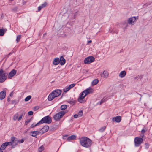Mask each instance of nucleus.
I'll return each instance as SVG.
<instances>
[{
	"mask_svg": "<svg viewBox=\"0 0 152 152\" xmlns=\"http://www.w3.org/2000/svg\"><path fill=\"white\" fill-rule=\"evenodd\" d=\"M80 142L82 146L86 148L91 147L93 143L91 139L86 137L80 138Z\"/></svg>",
	"mask_w": 152,
	"mask_h": 152,
	"instance_id": "nucleus-1",
	"label": "nucleus"
},
{
	"mask_svg": "<svg viewBox=\"0 0 152 152\" xmlns=\"http://www.w3.org/2000/svg\"><path fill=\"white\" fill-rule=\"evenodd\" d=\"M7 75V74L1 68L0 69V83H2L6 80Z\"/></svg>",
	"mask_w": 152,
	"mask_h": 152,
	"instance_id": "nucleus-2",
	"label": "nucleus"
},
{
	"mask_svg": "<svg viewBox=\"0 0 152 152\" xmlns=\"http://www.w3.org/2000/svg\"><path fill=\"white\" fill-rule=\"evenodd\" d=\"M52 122V119L51 117L48 115L44 117L39 121L40 125L43 123L50 124Z\"/></svg>",
	"mask_w": 152,
	"mask_h": 152,
	"instance_id": "nucleus-3",
	"label": "nucleus"
},
{
	"mask_svg": "<svg viewBox=\"0 0 152 152\" xmlns=\"http://www.w3.org/2000/svg\"><path fill=\"white\" fill-rule=\"evenodd\" d=\"M66 112L64 111H61L55 114L53 116L54 119L56 121H58L63 116Z\"/></svg>",
	"mask_w": 152,
	"mask_h": 152,
	"instance_id": "nucleus-4",
	"label": "nucleus"
},
{
	"mask_svg": "<svg viewBox=\"0 0 152 152\" xmlns=\"http://www.w3.org/2000/svg\"><path fill=\"white\" fill-rule=\"evenodd\" d=\"M95 60L94 58L92 56H90L86 58L84 61L85 64H88L93 61Z\"/></svg>",
	"mask_w": 152,
	"mask_h": 152,
	"instance_id": "nucleus-5",
	"label": "nucleus"
},
{
	"mask_svg": "<svg viewBox=\"0 0 152 152\" xmlns=\"http://www.w3.org/2000/svg\"><path fill=\"white\" fill-rule=\"evenodd\" d=\"M10 140L12 141V146L11 147L12 148H14L18 143H20V140L14 137H11Z\"/></svg>",
	"mask_w": 152,
	"mask_h": 152,
	"instance_id": "nucleus-6",
	"label": "nucleus"
},
{
	"mask_svg": "<svg viewBox=\"0 0 152 152\" xmlns=\"http://www.w3.org/2000/svg\"><path fill=\"white\" fill-rule=\"evenodd\" d=\"M143 141V139L141 137H136L134 139L135 146L136 147L139 146Z\"/></svg>",
	"mask_w": 152,
	"mask_h": 152,
	"instance_id": "nucleus-7",
	"label": "nucleus"
},
{
	"mask_svg": "<svg viewBox=\"0 0 152 152\" xmlns=\"http://www.w3.org/2000/svg\"><path fill=\"white\" fill-rule=\"evenodd\" d=\"M138 18V17H132L128 19V23L132 25H134V22H135Z\"/></svg>",
	"mask_w": 152,
	"mask_h": 152,
	"instance_id": "nucleus-8",
	"label": "nucleus"
},
{
	"mask_svg": "<svg viewBox=\"0 0 152 152\" xmlns=\"http://www.w3.org/2000/svg\"><path fill=\"white\" fill-rule=\"evenodd\" d=\"M61 94V91L59 89H57L53 91L52 92V94H54V96L56 97L59 96Z\"/></svg>",
	"mask_w": 152,
	"mask_h": 152,
	"instance_id": "nucleus-9",
	"label": "nucleus"
},
{
	"mask_svg": "<svg viewBox=\"0 0 152 152\" xmlns=\"http://www.w3.org/2000/svg\"><path fill=\"white\" fill-rule=\"evenodd\" d=\"M49 129L48 126L46 125L44 126L42 129L39 130L41 131V134L42 135L44 133L48 131Z\"/></svg>",
	"mask_w": 152,
	"mask_h": 152,
	"instance_id": "nucleus-10",
	"label": "nucleus"
},
{
	"mask_svg": "<svg viewBox=\"0 0 152 152\" xmlns=\"http://www.w3.org/2000/svg\"><path fill=\"white\" fill-rule=\"evenodd\" d=\"M121 117L120 116H118L113 118L112 120L113 122H116L117 123H119L121 122Z\"/></svg>",
	"mask_w": 152,
	"mask_h": 152,
	"instance_id": "nucleus-11",
	"label": "nucleus"
},
{
	"mask_svg": "<svg viewBox=\"0 0 152 152\" xmlns=\"http://www.w3.org/2000/svg\"><path fill=\"white\" fill-rule=\"evenodd\" d=\"M30 133H32L31 135L32 136L36 137V138L37 137H36L37 135L41 134V131L40 130L31 131L30 132Z\"/></svg>",
	"mask_w": 152,
	"mask_h": 152,
	"instance_id": "nucleus-12",
	"label": "nucleus"
},
{
	"mask_svg": "<svg viewBox=\"0 0 152 152\" xmlns=\"http://www.w3.org/2000/svg\"><path fill=\"white\" fill-rule=\"evenodd\" d=\"M16 73V71L15 69H13L9 73L8 75V78L9 79H11L12 77L14 76Z\"/></svg>",
	"mask_w": 152,
	"mask_h": 152,
	"instance_id": "nucleus-13",
	"label": "nucleus"
},
{
	"mask_svg": "<svg viewBox=\"0 0 152 152\" xmlns=\"http://www.w3.org/2000/svg\"><path fill=\"white\" fill-rule=\"evenodd\" d=\"M6 91L5 89L0 92V99L2 100L4 99L6 96Z\"/></svg>",
	"mask_w": 152,
	"mask_h": 152,
	"instance_id": "nucleus-14",
	"label": "nucleus"
},
{
	"mask_svg": "<svg viewBox=\"0 0 152 152\" xmlns=\"http://www.w3.org/2000/svg\"><path fill=\"white\" fill-rule=\"evenodd\" d=\"M75 85V84L73 83L71 84L68 87L65 88L63 90L64 92H66L67 91H69L70 89L73 87Z\"/></svg>",
	"mask_w": 152,
	"mask_h": 152,
	"instance_id": "nucleus-15",
	"label": "nucleus"
},
{
	"mask_svg": "<svg viewBox=\"0 0 152 152\" xmlns=\"http://www.w3.org/2000/svg\"><path fill=\"white\" fill-rule=\"evenodd\" d=\"M65 59L64 58L63 56H61L59 59L60 64L61 65H63L65 64Z\"/></svg>",
	"mask_w": 152,
	"mask_h": 152,
	"instance_id": "nucleus-16",
	"label": "nucleus"
},
{
	"mask_svg": "<svg viewBox=\"0 0 152 152\" xmlns=\"http://www.w3.org/2000/svg\"><path fill=\"white\" fill-rule=\"evenodd\" d=\"M59 63V59L58 58H55L53 61V64L54 65H56Z\"/></svg>",
	"mask_w": 152,
	"mask_h": 152,
	"instance_id": "nucleus-17",
	"label": "nucleus"
},
{
	"mask_svg": "<svg viewBox=\"0 0 152 152\" xmlns=\"http://www.w3.org/2000/svg\"><path fill=\"white\" fill-rule=\"evenodd\" d=\"M86 96H85V92L83 91L81 93V94L79 96V98L78 99V101L81 102L80 101L82 100Z\"/></svg>",
	"mask_w": 152,
	"mask_h": 152,
	"instance_id": "nucleus-18",
	"label": "nucleus"
},
{
	"mask_svg": "<svg viewBox=\"0 0 152 152\" xmlns=\"http://www.w3.org/2000/svg\"><path fill=\"white\" fill-rule=\"evenodd\" d=\"M55 97H56V96H54V94H52V93H51L48 96V99L49 101H51Z\"/></svg>",
	"mask_w": 152,
	"mask_h": 152,
	"instance_id": "nucleus-19",
	"label": "nucleus"
},
{
	"mask_svg": "<svg viewBox=\"0 0 152 152\" xmlns=\"http://www.w3.org/2000/svg\"><path fill=\"white\" fill-rule=\"evenodd\" d=\"M126 74V72L125 71H121L119 74V76L121 78H123L125 77Z\"/></svg>",
	"mask_w": 152,
	"mask_h": 152,
	"instance_id": "nucleus-20",
	"label": "nucleus"
},
{
	"mask_svg": "<svg viewBox=\"0 0 152 152\" xmlns=\"http://www.w3.org/2000/svg\"><path fill=\"white\" fill-rule=\"evenodd\" d=\"M91 88L87 89L83 91L85 92V96H86L87 94H90L91 92Z\"/></svg>",
	"mask_w": 152,
	"mask_h": 152,
	"instance_id": "nucleus-21",
	"label": "nucleus"
},
{
	"mask_svg": "<svg viewBox=\"0 0 152 152\" xmlns=\"http://www.w3.org/2000/svg\"><path fill=\"white\" fill-rule=\"evenodd\" d=\"M76 138V136L74 135H72L69 136L68 137V141H70L71 140H75Z\"/></svg>",
	"mask_w": 152,
	"mask_h": 152,
	"instance_id": "nucleus-22",
	"label": "nucleus"
},
{
	"mask_svg": "<svg viewBox=\"0 0 152 152\" xmlns=\"http://www.w3.org/2000/svg\"><path fill=\"white\" fill-rule=\"evenodd\" d=\"M109 99V98L108 97H104L102 99H101L100 101V104L104 103V102L108 100Z\"/></svg>",
	"mask_w": 152,
	"mask_h": 152,
	"instance_id": "nucleus-23",
	"label": "nucleus"
},
{
	"mask_svg": "<svg viewBox=\"0 0 152 152\" xmlns=\"http://www.w3.org/2000/svg\"><path fill=\"white\" fill-rule=\"evenodd\" d=\"M103 77H104L105 78H107L108 77L109 74H108V72L107 71H103Z\"/></svg>",
	"mask_w": 152,
	"mask_h": 152,
	"instance_id": "nucleus-24",
	"label": "nucleus"
},
{
	"mask_svg": "<svg viewBox=\"0 0 152 152\" xmlns=\"http://www.w3.org/2000/svg\"><path fill=\"white\" fill-rule=\"evenodd\" d=\"M67 102L68 103L72 104H74L75 103V101L73 100V99H72V100H71L70 99H68L67 101Z\"/></svg>",
	"mask_w": 152,
	"mask_h": 152,
	"instance_id": "nucleus-25",
	"label": "nucleus"
},
{
	"mask_svg": "<svg viewBox=\"0 0 152 152\" xmlns=\"http://www.w3.org/2000/svg\"><path fill=\"white\" fill-rule=\"evenodd\" d=\"M7 146L6 142H5L2 144L0 148H1L2 150H4L6 148Z\"/></svg>",
	"mask_w": 152,
	"mask_h": 152,
	"instance_id": "nucleus-26",
	"label": "nucleus"
},
{
	"mask_svg": "<svg viewBox=\"0 0 152 152\" xmlns=\"http://www.w3.org/2000/svg\"><path fill=\"white\" fill-rule=\"evenodd\" d=\"M40 123H39V121L36 124H35L34 123L32 124L30 126V128H34L35 127L40 125Z\"/></svg>",
	"mask_w": 152,
	"mask_h": 152,
	"instance_id": "nucleus-27",
	"label": "nucleus"
},
{
	"mask_svg": "<svg viewBox=\"0 0 152 152\" xmlns=\"http://www.w3.org/2000/svg\"><path fill=\"white\" fill-rule=\"evenodd\" d=\"M98 83V80L97 79H94L92 82V84L93 85H95Z\"/></svg>",
	"mask_w": 152,
	"mask_h": 152,
	"instance_id": "nucleus-28",
	"label": "nucleus"
},
{
	"mask_svg": "<svg viewBox=\"0 0 152 152\" xmlns=\"http://www.w3.org/2000/svg\"><path fill=\"white\" fill-rule=\"evenodd\" d=\"M67 107V105L66 104H63L61 105L60 107V109L62 110H64L66 109Z\"/></svg>",
	"mask_w": 152,
	"mask_h": 152,
	"instance_id": "nucleus-29",
	"label": "nucleus"
},
{
	"mask_svg": "<svg viewBox=\"0 0 152 152\" xmlns=\"http://www.w3.org/2000/svg\"><path fill=\"white\" fill-rule=\"evenodd\" d=\"M18 113L15 114L13 116V119L14 121H15L18 118Z\"/></svg>",
	"mask_w": 152,
	"mask_h": 152,
	"instance_id": "nucleus-30",
	"label": "nucleus"
},
{
	"mask_svg": "<svg viewBox=\"0 0 152 152\" xmlns=\"http://www.w3.org/2000/svg\"><path fill=\"white\" fill-rule=\"evenodd\" d=\"M32 118H30V119H27L25 121V124L24 125H27V124H28L29 122H30L31 121V119H32Z\"/></svg>",
	"mask_w": 152,
	"mask_h": 152,
	"instance_id": "nucleus-31",
	"label": "nucleus"
},
{
	"mask_svg": "<svg viewBox=\"0 0 152 152\" xmlns=\"http://www.w3.org/2000/svg\"><path fill=\"white\" fill-rule=\"evenodd\" d=\"M106 128V126H104L102 127L99 129V131L100 132H102L105 130Z\"/></svg>",
	"mask_w": 152,
	"mask_h": 152,
	"instance_id": "nucleus-32",
	"label": "nucleus"
},
{
	"mask_svg": "<svg viewBox=\"0 0 152 152\" xmlns=\"http://www.w3.org/2000/svg\"><path fill=\"white\" fill-rule=\"evenodd\" d=\"M31 98V96L30 95L26 97L25 99V101L27 102L29 101Z\"/></svg>",
	"mask_w": 152,
	"mask_h": 152,
	"instance_id": "nucleus-33",
	"label": "nucleus"
},
{
	"mask_svg": "<svg viewBox=\"0 0 152 152\" xmlns=\"http://www.w3.org/2000/svg\"><path fill=\"white\" fill-rule=\"evenodd\" d=\"M4 31L2 28H0V36H2L4 35Z\"/></svg>",
	"mask_w": 152,
	"mask_h": 152,
	"instance_id": "nucleus-34",
	"label": "nucleus"
},
{
	"mask_svg": "<svg viewBox=\"0 0 152 152\" xmlns=\"http://www.w3.org/2000/svg\"><path fill=\"white\" fill-rule=\"evenodd\" d=\"M20 37H21L20 35H18L17 36L16 41H17V42H18L19 41L20 39Z\"/></svg>",
	"mask_w": 152,
	"mask_h": 152,
	"instance_id": "nucleus-35",
	"label": "nucleus"
},
{
	"mask_svg": "<svg viewBox=\"0 0 152 152\" xmlns=\"http://www.w3.org/2000/svg\"><path fill=\"white\" fill-rule=\"evenodd\" d=\"M5 142L7 146L8 145L12 146V141H11L10 142Z\"/></svg>",
	"mask_w": 152,
	"mask_h": 152,
	"instance_id": "nucleus-36",
	"label": "nucleus"
},
{
	"mask_svg": "<svg viewBox=\"0 0 152 152\" xmlns=\"http://www.w3.org/2000/svg\"><path fill=\"white\" fill-rule=\"evenodd\" d=\"M83 111L82 110L79 111L78 113V116L79 115L80 117H81L83 116Z\"/></svg>",
	"mask_w": 152,
	"mask_h": 152,
	"instance_id": "nucleus-37",
	"label": "nucleus"
},
{
	"mask_svg": "<svg viewBox=\"0 0 152 152\" xmlns=\"http://www.w3.org/2000/svg\"><path fill=\"white\" fill-rule=\"evenodd\" d=\"M14 53V51L13 50H12L10 53L6 55L7 58H8L10 55H12Z\"/></svg>",
	"mask_w": 152,
	"mask_h": 152,
	"instance_id": "nucleus-38",
	"label": "nucleus"
},
{
	"mask_svg": "<svg viewBox=\"0 0 152 152\" xmlns=\"http://www.w3.org/2000/svg\"><path fill=\"white\" fill-rule=\"evenodd\" d=\"M149 145L148 143H146L145 144V147L146 149H148L149 147Z\"/></svg>",
	"mask_w": 152,
	"mask_h": 152,
	"instance_id": "nucleus-39",
	"label": "nucleus"
},
{
	"mask_svg": "<svg viewBox=\"0 0 152 152\" xmlns=\"http://www.w3.org/2000/svg\"><path fill=\"white\" fill-rule=\"evenodd\" d=\"M47 4V3L46 2H44V3L42 4L41 6L43 8L46 6Z\"/></svg>",
	"mask_w": 152,
	"mask_h": 152,
	"instance_id": "nucleus-40",
	"label": "nucleus"
},
{
	"mask_svg": "<svg viewBox=\"0 0 152 152\" xmlns=\"http://www.w3.org/2000/svg\"><path fill=\"white\" fill-rule=\"evenodd\" d=\"M69 137L68 136V135H64L63 136V138L64 139H65V140H66L67 141H68V137Z\"/></svg>",
	"mask_w": 152,
	"mask_h": 152,
	"instance_id": "nucleus-41",
	"label": "nucleus"
},
{
	"mask_svg": "<svg viewBox=\"0 0 152 152\" xmlns=\"http://www.w3.org/2000/svg\"><path fill=\"white\" fill-rule=\"evenodd\" d=\"M28 114L29 115H32L33 114V112L32 111H30L28 112Z\"/></svg>",
	"mask_w": 152,
	"mask_h": 152,
	"instance_id": "nucleus-42",
	"label": "nucleus"
},
{
	"mask_svg": "<svg viewBox=\"0 0 152 152\" xmlns=\"http://www.w3.org/2000/svg\"><path fill=\"white\" fill-rule=\"evenodd\" d=\"M123 24L124 25H126V28L128 26V24L125 21L123 23Z\"/></svg>",
	"mask_w": 152,
	"mask_h": 152,
	"instance_id": "nucleus-43",
	"label": "nucleus"
},
{
	"mask_svg": "<svg viewBox=\"0 0 152 152\" xmlns=\"http://www.w3.org/2000/svg\"><path fill=\"white\" fill-rule=\"evenodd\" d=\"M39 109L38 107L36 106L34 108L33 110L34 111H36L38 110Z\"/></svg>",
	"mask_w": 152,
	"mask_h": 152,
	"instance_id": "nucleus-44",
	"label": "nucleus"
},
{
	"mask_svg": "<svg viewBox=\"0 0 152 152\" xmlns=\"http://www.w3.org/2000/svg\"><path fill=\"white\" fill-rule=\"evenodd\" d=\"M42 8V7L41 6H39L38 7V10L39 12L41 9Z\"/></svg>",
	"mask_w": 152,
	"mask_h": 152,
	"instance_id": "nucleus-45",
	"label": "nucleus"
},
{
	"mask_svg": "<svg viewBox=\"0 0 152 152\" xmlns=\"http://www.w3.org/2000/svg\"><path fill=\"white\" fill-rule=\"evenodd\" d=\"M43 150V147L42 146H41L39 148V151H41L42 150Z\"/></svg>",
	"mask_w": 152,
	"mask_h": 152,
	"instance_id": "nucleus-46",
	"label": "nucleus"
},
{
	"mask_svg": "<svg viewBox=\"0 0 152 152\" xmlns=\"http://www.w3.org/2000/svg\"><path fill=\"white\" fill-rule=\"evenodd\" d=\"M78 115L77 114H75L74 115L73 117L74 118H78Z\"/></svg>",
	"mask_w": 152,
	"mask_h": 152,
	"instance_id": "nucleus-47",
	"label": "nucleus"
},
{
	"mask_svg": "<svg viewBox=\"0 0 152 152\" xmlns=\"http://www.w3.org/2000/svg\"><path fill=\"white\" fill-rule=\"evenodd\" d=\"M145 132V130L144 129H142L141 131V132L142 134H144Z\"/></svg>",
	"mask_w": 152,
	"mask_h": 152,
	"instance_id": "nucleus-48",
	"label": "nucleus"
},
{
	"mask_svg": "<svg viewBox=\"0 0 152 152\" xmlns=\"http://www.w3.org/2000/svg\"><path fill=\"white\" fill-rule=\"evenodd\" d=\"M20 140V143H22L24 142V140L23 139H22Z\"/></svg>",
	"mask_w": 152,
	"mask_h": 152,
	"instance_id": "nucleus-49",
	"label": "nucleus"
},
{
	"mask_svg": "<svg viewBox=\"0 0 152 152\" xmlns=\"http://www.w3.org/2000/svg\"><path fill=\"white\" fill-rule=\"evenodd\" d=\"M13 92H11L10 94V96L11 97H12L13 95Z\"/></svg>",
	"mask_w": 152,
	"mask_h": 152,
	"instance_id": "nucleus-50",
	"label": "nucleus"
},
{
	"mask_svg": "<svg viewBox=\"0 0 152 152\" xmlns=\"http://www.w3.org/2000/svg\"><path fill=\"white\" fill-rule=\"evenodd\" d=\"M22 118L21 117H19L18 119V121H19L20 120L22 119Z\"/></svg>",
	"mask_w": 152,
	"mask_h": 152,
	"instance_id": "nucleus-51",
	"label": "nucleus"
},
{
	"mask_svg": "<svg viewBox=\"0 0 152 152\" xmlns=\"http://www.w3.org/2000/svg\"><path fill=\"white\" fill-rule=\"evenodd\" d=\"M29 129H26L25 131V132L26 133L29 130Z\"/></svg>",
	"mask_w": 152,
	"mask_h": 152,
	"instance_id": "nucleus-52",
	"label": "nucleus"
},
{
	"mask_svg": "<svg viewBox=\"0 0 152 152\" xmlns=\"http://www.w3.org/2000/svg\"><path fill=\"white\" fill-rule=\"evenodd\" d=\"M10 98L8 97L7 99V101L8 102H9L10 101Z\"/></svg>",
	"mask_w": 152,
	"mask_h": 152,
	"instance_id": "nucleus-53",
	"label": "nucleus"
},
{
	"mask_svg": "<svg viewBox=\"0 0 152 152\" xmlns=\"http://www.w3.org/2000/svg\"><path fill=\"white\" fill-rule=\"evenodd\" d=\"M137 94H139V95H140V96H141V98H140V100H141V97H142V95L141 94H139V93H137Z\"/></svg>",
	"mask_w": 152,
	"mask_h": 152,
	"instance_id": "nucleus-54",
	"label": "nucleus"
},
{
	"mask_svg": "<svg viewBox=\"0 0 152 152\" xmlns=\"http://www.w3.org/2000/svg\"><path fill=\"white\" fill-rule=\"evenodd\" d=\"M88 43H91L92 42V41L91 40H90L88 41Z\"/></svg>",
	"mask_w": 152,
	"mask_h": 152,
	"instance_id": "nucleus-55",
	"label": "nucleus"
},
{
	"mask_svg": "<svg viewBox=\"0 0 152 152\" xmlns=\"http://www.w3.org/2000/svg\"><path fill=\"white\" fill-rule=\"evenodd\" d=\"M0 152H3L1 148H0Z\"/></svg>",
	"mask_w": 152,
	"mask_h": 152,
	"instance_id": "nucleus-56",
	"label": "nucleus"
},
{
	"mask_svg": "<svg viewBox=\"0 0 152 152\" xmlns=\"http://www.w3.org/2000/svg\"><path fill=\"white\" fill-rule=\"evenodd\" d=\"M139 78V77H135V79H137V78Z\"/></svg>",
	"mask_w": 152,
	"mask_h": 152,
	"instance_id": "nucleus-57",
	"label": "nucleus"
},
{
	"mask_svg": "<svg viewBox=\"0 0 152 152\" xmlns=\"http://www.w3.org/2000/svg\"><path fill=\"white\" fill-rule=\"evenodd\" d=\"M22 116H23V114H21L20 115L19 117H21L22 118Z\"/></svg>",
	"mask_w": 152,
	"mask_h": 152,
	"instance_id": "nucleus-58",
	"label": "nucleus"
},
{
	"mask_svg": "<svg viewBox=\"0 0 152 152\" xmlns=\"http://www.w3.org/2000/svg\"><path fill=\"white\" fill-rule=\"evenodd\" d=\"M15 102V101L14 100V101H13L12 102V104L14 103V102Z\"/></svg>",
	"mask_w": 152,
	"mask_h": 152,
	"instance_id": "nucleus-59",
	"label": "nucleus"
},
{
	"mask_svg": "<svg viewBox=\"0 0 152 152\" xmlns=\"http://www.w3.org/2000/svg\"><path fill=\"white\" fill-rule=\"evenodd\" d=\"M17 9V8L16 7H15V11H16Z\"/></svg>",
	"mask_w": 152,
	"mask_h": 152,
	"instance_id": "nucleus-60",
	"label": "nucleus"
},
{
	"mask_svg": "<svg viewBox=\"0 0 152 152\" xmlns=\"http://www.w3.org/2000/svg\"><path fill=\"white\" fill-rule=\"evenodd\" d=\"M146 103H144V105L145 106H146Z\"/></svg>",
	"mask_w": 152,
	"mask_h": 152,
	"instance_id": "nucleus-61",
	"label": "nucleus"
},
{
	"mask_svg": "<svg viewBox=\"0 0 152 152\" xmlns=\"http://www.w3.org/2000/svg\"><path fill=\"white\" fill-rule=\"evenodd\" d=\"M45 34H44V35Z\"/></svg>",
	"mask_w": 152,
	"mask_h": 152,
	"instance_id": "nucleus-62",
	"label": "nucleus"
}]
</instances>
